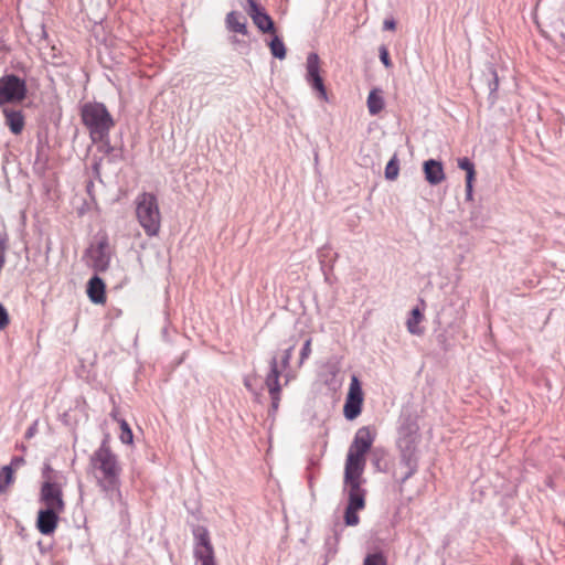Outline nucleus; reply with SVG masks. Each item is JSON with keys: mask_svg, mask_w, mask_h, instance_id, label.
Listing matches in <instances>:
<instances>
[{"mask_svg": "<svg viewBox=\"0 0 565 565\" xmlns=\"http://www.w3.org/2000/svg\"><path fill=\"white\" fill-rule=\"evenodd\" d=\"M374 439L375 434L370 426H363L356 430L347 454L345 470L364 471L366 463L365 455L371 449Z\"/></svg>", "mask_w": 565, "mask_h": 565, "instance_id": "39448f33", "label": "nucleus"}, {"mask_svg": "<svg viewBox=\"0 0 565 565\" xmlns=\"http://www.w3.org/2000/svg\"><path fill=\"white\" fill-rule=\"evenodd\" d=\"M364 471L345 470L343 477V491L348 494V507L363 510L365 508L366 490L362 487L365 482Z\"/></svg>", "mask_w": 565, "mask_h": 565, "instance_id": "0eeeda50", "label": "nucleus"}, {"mask_svg": "<svg viewBox=\"0 0 565 565\" xmlns=\"http://www.w3.org/2000/svg\"><path fill=\"white\" fill-rule=\"evenodd\" d=\"M89 465L94 470L96 483L105 497L111 501L120 499V475L122 469L117 455L111 451L106 438L90 456Z\"/></svg>", "mask_w": 565, "mask_h": 565, "instance_id": "f257e3e1", "label": "nucleus"}, {"mask_svg": "<svg viewBox=\"0 0 565 565\" xmlns=\"http://www.w3.org/2000/svg\"><path fill=\"white\" fill-rule=\"evenodd\" d=\"M6 124L14 135H19L24 127V117L20 110L4 109Z\"/></svg>", "mask_w": 565, "mask_h": 565, "instance_id": "6ab92c4d", "label": "nucleus"}, {"mask_svg": "<svg viewBox=\"0 0 565 565\" xmlns=\"http://www.w3.org/2000/svg\"><path fill=\"white\" fill-rule=\"evenodd\" d=\"M358 511H361V509L348 507L345 508L344 512V523L348 526H355L360 522V518L358 515Z\"/></svg>", "mask_w": 565, "mask_h": 565, "instance_id": "c756f323", "label": "nucleus"}, {"mask_svg": "<svg viewBox=\"0 0 565 565\" xmlns=\"http://www.w3.org/2000/svg\"><path fill=\"white\" fill-rule=\"evenodd\" d=\"M245 386L249 388L250 387L249 382L245 381Z\"/></svg>", "mask_w": 565, "mask_h": 565, "instance_id": "79ce46f5", "label": "nucleus"}, {"mask_svg": "<svg viewBox=\"0 0 565 565\" xmlns=\"http://www.w3.org/2000/svg\"><path fill=\"white\" fill-rule=\"evenodd\" d=\"M192 535L195 565H216L215 552L209 530L204 525H195L192 529Z\"/></svg>", "mask_w": 565, "mask_h": 565, "instance_id": "423d86ee", "label": "nucleus"}, {"mask_svg": "<svg viewBox=\"0 0 565 565\" xmlns=\"http://www.w3.org/2000/svg\"><path fill=\"white\" fill-rule=\"evenodd\" d=\"M270 371L266 376L265 384L268 388L269 394H277V392L281 391V386L279 384V370H278V362L276 356L271 358L270 360Z\"/></svg>", "mask_w": 565, "mask_h": 565, "instance_id": "a211bd4d", "label": "nucleus"}, {"mask_svg": "<svg viewBox=\"0 0 565 565\" xmlns=\"http://www.w3.org/2000/svg\"><path fill=\"white\" fill-rule=\"evenodd\" d=\"M13 481V470L10 466H4L0 470V493L7 491L8 486Z\"/></svg>", "mask_w": 565, "mask_h": 565, "instance_id": "a878e982", "label": "nucleus"}, {"mask_svg": "<svg viewBox=\"0 0 565 565\" xmlns=\"http://www.w3.org/2000/svg\"><path fill=\"white\" fill-rule=\"evenodd\" d=\"M34 430H35V428H34V427H30V428L28 429V431L25 433V437H26V438H31V437L33 436V434H34Z\"/></svg>", "mask_w": 565, "mask_h": 565, "instance_id": "a19ab883", "label": "nucleus"}, {"mask_svg": "<svg viewBox=\"0 0 565 565\" xmlns=\"http://www.w3.org/2000/svg\"><path fill=\"white\" fill-rule=\"evenodd\" d=\"M136 216L149 237L157 236L161 227V213L153 193L142 192L136 198Z\"/></svg>", "mask_w": 565, "mask_h": 565, "instance_id": "20e7f679", "label": "nucleus"}, {"mask_svg": "<svg viewBox=\"0 0 565 565\" xmlns=\"http://www.w3.org/2000/svg\"><path fill=\"white\" fill-rule=\"evenodd\" d=\"M248 15L252 18L254 24L262 31L263 33H273L275 32V24L273 19L268 13L264 11L260 7L250 11Z\"/></svg>", "mask_w": 565, "mask_h": 565, "instance_id": "dca6fc26", "label": "nucleus"}, {"mask_svg": "<svg viewBox=\"0 0 565 565\" xmlns=\"http://www.w3.org/2000/svg\"><path fill=\"white\" fill-rule=\"evenodd\" d=\"M473 199V180H466V200L471 201Z\"/></svg>", "mask_w": 565, "mask_h": 565, "instance_id": "c9c22d12", "label": "nucleus"}, {"mask_svg": "<svg viewBox=\"0 0 565 565\" xmlns=\"http://www.w3.org/2000/svg\"><path fill=\"white\" fill-rule=\"evenodd\" d=\"M225 25L230 32L239 33L243 35L248 34L247 20L241 12H228L225 18Z\"/></svg>", "mask_w": 565, "mask_h": 565, "instance_id": "2eb2a0df", "label": "nucleus"}, {"mask_svg": "<svg viewBox=\"0 0 565 565\" xmlns=\"http://www.w3.org/2000/svg\"><path fill=\"white\" fill-rule=\"evenodd\" d=\"M363 565H386V558L382 552L371 553L365 556Z\"/></svg>", "mask_w": 565, "mask_h": 565, "instance_id": "7c9ffc66", "label": "nucleus"}, {"mask_svg": "<svg viewBox=\"0 0 565 565\" xmlns=\"http://www.w3.org/2000/svg\"><path fill=\"white\" fill-rule=\"evenodd\" d=\"M9 313L7 309L0 303V330H3L9 324Z\"/></svg>", "mask_w": 565, "mask_h": 565, "instance_id": "72a5a7b5", "label": "nucleus"}, {"mask_svg": "<svg viewBox=\"0 0 565 565\" xmlns=\"http://www.w3.org/2000/svg\"><path fill=\"white\" fill-rule=\"evenodd\" d=\"M271 399V411L276 412L279 407L280 402V392H277V394H269Z\"/></svg>", "mask_w": 565, "mask_h": 565, "instance_id": "4c0bfd02", "label": "nucleus"}, {"mask_svg": "<svg viewBox=\"0 0 565 565\" xmlns=\"http://www.w3.org/2000/svg\"><path fill=\"white\" fill-rule=\"evenodd\" d=\"M362 405H363L362 387H361L359 379L355 375H353L351 377L349 392H348L345 403L343 406L344 417L348 420L355 419L362 412Z\"/></svg>", "mask_w": 565, "mask_h": 565, "instance_id": "9b49d317", "label": "nucleus"}, {"mask_svg": "<svg viewBox=\"0 0 565 565\" xmlns=\"http://www.w3.org/2000/svg\"><path fill=\"white\" fill-rule=\"evenodd\" d=\"M120 435L119 439L122 444L130 445L134 441V434L128 423L125 419L119 420Z\"/></svg>", "mask_w": 565, "mask_h": 565, "instance_id": "cd10ccee", "label": "nucleus"}, {"mask_svg": "<svg viewBox=\"0 0 565 565\" xmlns=\"http://www.w3.org/2000/svg\"><path fill=\"white\" fill-rule=\"evenodd\" d=\"M487 71H488L487 82H488V88H489V93H490L489 100L493 105L497 100L495 93L499 88V76H498L497 70L494 68V66L492 64H490L487 67Z\"/></svg>", "mask_w": 565, "mask_h": 565, "instance_id": "aec40b11", "label": "nucleus"}, {"mask_svg": "<svg viewBox=\"0 0 565 565\" xmlns=\"http://www.w3.org/2000/svg\"><path fill=\"white\" fill-rule=\"evenodd\" d=\"M326 250V247H322V249L320 250L321 255L320 257L322 256V253Z\"/></svg>", "mask_w": 565, "mask_h": 565, "instance_id": "37998d69", "label": "nucleus"}, {"mask_svg": "<svg viewBox=\"0 0 565 565\" xmlns=\"http://www.w3.org/2000/svg\"><path fill=\"white\" fill-rule=\"evenodd\" d=\"M231 42H232V44H234V45H242V44H245V42L239 41V40H238L237 38H235V36L231 38Z\"/></svg>", "mask_w": 565, "mask_h": 565, "instance_id": "ea45409f", "label": "nucleus"}, {"mask_svg": "<svg viewBox=\"0 0 565 565\" xmlns=\"http://www.w3.org/2000/svg\"><path fill=\"white\" fill-rule=\"evenodd\" d=\"M26 83L14 74L0 78V105L21 102L26 96Z\"/></svg>", "mask_w": 565, "mask_h": 565, "instance_id": "6e6552de", "label": "nucleus"}, {"mask_svg": "<svg viewBox=\"0 0 565 565\" xmlns=\"http://www.w3.org/2000/svg\"><path fill=\"white\" fill-rule=\"evenodd\" d=\"M81 117L94 142L108 139L115 121L103 103L84 104L81 108Z\"/></svg>", "mask_w": 565, "mask_h": 565, "instance_id": "7ed1b4c3", "label": "nucleus"}, {"mask_svg": "<svg viewBox=\"0 0 565 565\" xmlns=\"http://www.w3.org/2000/svg\"><path fill=\"white\" fill-rule=\"evenodd\" d=\"M367 108L372 116L377 115L384 107V100L379 89H372L367 96Z\"/></svg>", "mask_w": 565, "mask_h": 565, "instance_id": "412c9836", "label": "nucleus"}, {"mask_svg": "<svg viewBox=\"0 0 565 565\" xmlns=\"http://www.w3.org/2000/svg\"><path fill=\"white\" fill-rule=\"evenodd\" d=\"M245 1H246V6L242 1H241V6L246 10L247 13L259 8V4L257 3L256 0H245Z\"/></svg>", "mask_w": 565, "mask_h": 565, "instance_id": "e433bc0d", "label": "nucleus"}, {"mask_svg": "<svg viewBox=\"0 0 565 565\" xmlns=\"http://www.w3.org/2000/svg\"><path fill=\"white\" fill-rule=\"evenodd\" d=\"M295 345H290L284 351V355L281 358V367L287 369L289 366L290 360L292 358Z\"/></svg>", "mask_w": 565, "mask_h": 565, "instance_id": "473e14b6", "label": "nucleus"}, {"mask_svg": "<svg viewBox=\"0 0 565 565\" xmlns=\"http://www.w3.org/2000/svg\"><path fill=\"white\" fill-rule=\"evenodd\" d=\"M420 440L419 426L411 414H402L398 419L396 447L399 451V463L405 468L401 479L404 483L418 469V444Z\"/></svg>", "mask_w": 565, "mask_h": 565, "instance_id": "f03ea898", "label": "nucleus"}, {"mask_svg": "<svg viewBox=\"0 0 565 565\" xmlns=\"http://www.w3.org/2000/svg\"><path fill=\"white\" fill-rule=\"evenodd\" d=\"M86 256L88 257V264L96 271L107 270L110 263L108 238L106 236H99L96 242L87 248Z\"/></svg>", "mask_w": 565, "mask_h": 565, "instance_id": "1a4fd4ad", "label": "nucleus"}, {"mask_svg": "<svg viewBox=\"0 0 565 565\" xmlns=\"http://www.w3.org/2000/svg\"><path fill=\"white\" fill-rule=\"evenodd\" d=\"M305 79L307 84L318 93L321 99H328L327 89L320 75V57L315 52H310L307 55Z\"/></svg>", "mask_w": 565, "mask_h": 565, "instance_id": "9d476101", "label": "nucleus"}, {"mask_svg": "<svg viewBox=\"0 0 565 565\" xmlns=\"http://www.w3.org/2000/svg\"><path fill=\"white\" fill-rule=\"evenodd\" d=\"M42 478L44 481L56 483L62 482L63 475L60 471H55L49 463H45L42 469Z\"/></svg>", "mask_w": 565, "mask_h": 565, "instance_id": "bb28decb", "label": "nucleus"}, {"mask_svg": "<svg viewBox=\"0 0 565 565\" xmlns=\"http://www.w3.org/2000/svg\"><path fill=\"white\" fill-rule=\"evenodd\" d=\"M458 167L466 171V180H475L476 171L473 162L467 158L458 159Z\"/></svg>", "mask_w": 565, "mask_h": 565, "instance_id": "c85d7f7f", "label": "nucleus"}, {"mask_svg": "<svg viewBox=\"0 0 565 565\" xmlns=\"http://www.w3.org/2000/svg\"><path fill=\"white\" fill-rule=\"evenodd\" d=\"M311 354V339H307L300 350V358H299V366H301L305 361L309 358Z\"/></svg>", "mask_w": 565, "mask_h": 565, "instance_id": "2f4dec72", "label": "nucleus"}, {"mask_svg": "<svg viewBox=\"0 0 565 565\" xmlns=\"http://www.w3.org/2000/svg\"><path fill=\"white\" fill-rule=\"evenodd\" d=\"M269 49L274 57L278 60H284L286 57V46L278 35H274V38L270 40Z\"/></svg>", "mask_w": 565, "mask_h": 565, "instance_id": "5701e85b", "label": "nucleus"}, {"mask_svg": "<svg viewBox=\"0 0 565 565\" xmlns=\"http://www.w3.org/2000/svg\"><path fill=\"white\" fill-rule=\"evenodd\" d=\"M87 295L92 302L104 303L105 297V284L98 276H93L87 284Z\"/></svg>", "mask_w": 565, "mask_h": 565, "instance_id": "f3484780", "label": "nucleus"}, {"mask_svg": "<svg viewBox=\"0 0 565 565\" xmlns=\"http://www.w3.org/2000/svg\"><path fill=\"white\" fill-rule=\"evenodd\" d=\"M426 181L431 185L441 183L446 175L443 163L435 159L426 160L423 164Z\"/></svg>", "mask_w": 565, "mask_h": 565, "instance_id": "4468645a", "label": "nucleus"}, {"mask_svg": "<svg viewBox=\"0 0 565 565\" xmlns=\"http://www.w3.org/2000/svg\"><path fill=\"white\" fill-rule=\"evenodd\" d=\"M380 60L384 64L385 67L392 66V62L390 60V54L385 46L380 47Z\"/></svg>", "mask_w": 565, "mask_h": 565, "instance_id": "f704fd0d", "label": "nucleus"}, {"mask_svg": "<svg viewBox=\"0 0 565 565\" xmlns=\"http://www.w3.org/2000/svg\"><path fill=\"white\" fill-rule=\"evenodd\" d=\"M62 487V482L43 481L40 491V502L44 504V509L64 511L65 502L63 500Z\"/></svg>", "mask_w": 565, "mask_h": 565, "instance_id": "f8f14e48", "label": "nucleus"}, {"mask_svg": "<svg viewBox=\"0 0 565 565\" xmlns=\"http://www.w3.org/2000/svg\"><path fill=\"white\" fill-rule=\"evenodd\" d=\"M340 542V533L334 529L332 536H328L324 541L326 556L328 559L333 558L338 553V545Z\"/></svg>", "mask_w": 565, "mask_h": 565, "instance_id": "4be33fe9", "label": "nucleus"}, {"mask_svg": "<svg viewBox=\"0 0 565 565\" xmlns=\"http://www.w3.org/2000/svg\"><path fill=\"white\" fill-rule=\"evenodd\" d=\"M423 319V315L420 313L418 308H414L412 310V317L407 320V330L412 334H422L423 330L418 327L420 320Z\"/></svg>", "mask_w": 565, "mask_h": 565, "instance_id": "b1692460", "label": "nucleus"}, {"mask_svg": "<svg viewBox=\"0 0 565 565\" xmlns=\"http://www.w3.org/2000/svg\"><path fill=\"white\" fill-rule=\"evenodd\" d=\"M399 173V161L397 154H394L385 167V178L387 180H395Z\"/></svg>", "mask_w": 565, "mask_h": 565, "instance_id": "393cba45", "label": "nucleus"}, {"mask_svg": "<svg viewBox=\"0 0 565 565\" xmlns=\"http://www.w3.org/2000/svg\"><path fill=\"white\" fill-rule=\"evenodd\" d=\"M384 30H395L396 22L393 19H386L383 23Z\"/></svg>", "mask_w": 565, "mask_h": 565, "instance_id": "58836bf2", "label": "nucleus"}, {"mask_svg": "<svg viewBox=\"0 0 565 565\" xmlns=\"http://www.w3.org/2000/svg\"><path fill=\"white\" fill-rule=\"evenodd\" d=\"M63 511L54 509H41L38 512L36 529L43 535H51L55 532L58 523V515Z\"/></svg>", "mask_w": 565, "mask_h": 565, "instance_id": "ddd939ff", "label": "nucleus"}]
</instances>
